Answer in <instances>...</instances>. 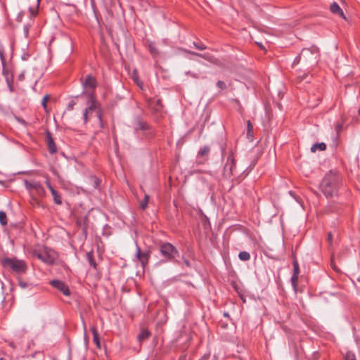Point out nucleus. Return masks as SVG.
I'll list each match as a JSON object with an SVG mask.
<instances>
[{"label": "nucleus", "instance_id": "obj_1", "mask_svg": "<svg viewBox=\"0 0 360 360\" xmlns=\"http://www.w3.org/2000/svg\"><path fill=\"white\" fill-rule=\"evenodd\" d=\"M80 80L84 89L81 95L86 96L88 98V103L89 104L84 111V122L86 123L88 122V115L89 113L95 112L96 116L98 117L100 124L103 127L102 110L94 94L95 89L98 84L96 79L91 75H87L84 79L81 78Z\"/></svg>", "mask_w": 360, "mask_h": 360}, {"label": "nucleus", "instance_id": "obj_2", "mask_svg": "<svg viewBox=\"0 0 360 360\" xmlns=\"http://www.w3.org/2000/svg\"><path fill=\"white\" fill-rule=\"evenodd\" d=\"M342 185V176L338 172L329 171L323 178L319 188L327 198H333L338 195Z\"/></svg>", "mask_w": 360, "mask_h": 360}, {"label": "nucleus", "instance_id": "obj_3", "mask_svg": "<svg viewBox=\"0 0 360 360\" xmlns=\"http://www.w3.org/2000/svg\"><path fill=\"white\" fill-rule=\"evenodd\" d=\"M1 266L16 275H22L27 273L28 266L25 260L17 257H5L0 260Z\"/></svg>", "mask_w": 360, "mask_h": 360}, {"label": "nucleus", "instance_id": "obj_4", "mask_svg": "<svg viewBox=\"0 0 360 360\" xmlns=\"http://www.w3.org/2000/svg\"><path fill=\"white\" fill-rule=\"evenodd\" d=\"M159 250L164 257V260L160 261V262H174L179 263L175 260V257L179 255V251L172 244L164 243L160 245Z\"/></svg>", "mask_w": 360, "mask_h": 360}, {"label": "nucleus", "instance_id": "obj_5", "mask_svg": "<svg viewBox=\"0 0 360 360\" xmlns=\"http://www.w3.org/2000/svg\"><path fill=\"white\" fill-rule=\"evenodd\" d=\"M26 189L30 193V195H36L39 198L46 196V191L39 181L36 180H24Z\"/></svg>", "mask_w": 360, "mask_h": 360}, {"label": "nucleus", "instance_id": "obj_6", "mask_svg": "<svg viewBox=\"0 0 360 360\" xmlns=\"http://www.w3.org/2000/svg\"><path fill=\"white\" fill-rule=\"evenodd\" d=\"M36 257L47 264H53L58 257V253L47 247H44L41 251L35 252Z\"/></svg>", "mask_w": 360, "mask_h": 360}, {"label": "nucleus", "instance_id": "obj_7", "mask_svg": "<svg viewBox=\"0 0 360 360\" xmlns=\"http://www.w3.org/2000/svg\"><path fill=\"white\" fill-rule=\"evenodd\" d=\"M136 258L141 263L142 268L144 269L148 264L150 258V251L146 250L142 252L140 247L136 244Z\"/></svg>", "mask_w": 360, "mask_h": 360}, {"label": "nucleus", "instance_id": "obj_8", "mask_svg": "<svg viewBox=\"0 0 360 360\" xmlns=\"http://www.w3.org/2000/svg\"><path fill=\"white\" fill-rule=\"evenodd\" d=\"M224 173L226 176H231L235 175L236 173V160L233 153L227 157V162L224 167Z\"/></svg>", "mask_w": 360, "mask_h": 360}, {"label": "nucleus", "instance_id": "obj_9", "mask_svg": "<svg viewBox=\"0 0 360 360\" xmlns=\"http://www.w3.org/2000/svg\"><path fill=\"white\" fill-rule=\"evenodd\" d=\"M134 129L135 130H141L143 131H148L147 136L152 137L153 136V133L151 131L150 126L146 122L143 121L140 118H136L134 123Z\"/></svg>", "mask_w": 360, "mask_h": 360}, {"label": "nucleus", "instance_id": "obj_10", "mask_svg": "<svg viewBox=\"0 0 360 360\" xmlns=\"http://www.w3.org/2000/svg\"><path fill=\"white\" fill-rule=\"evenodd\" d=\"M148 108L154 112H160L163 109L162 101L160 98H150L147 100Z\"/></svg>", "mask_w": 360, "mask_h": 360}, {"label": "nucleus", "instance_id": "obj_11", "mask_svg": "<svg viewBox=\"0 0 360 360\" xmlns=\"http://www.w3.org/2000/svg\"><path fill=\"white\" fill-rule=\"evenodd\" d=\"M50 284L54 288L60 291L64 295L69 296L70 295L69 287L63 281L60 280H52L50 281Z\"/></svg>", "mask_w": 360, "mask_h": 360}, {"label": "nucleus", "instance_id": "obj_12", "mask_svg": "<svg viewBox=\"0 0 360 360\" xmlns=\"http://www.w3.org/2000/svg\"><path fill=\"white\" fill-rule=\"evenodd\" d=\"M45 141L48 148V150L51 154H55L58 151L57 146L54 142L52 134L50 131L46 130L45 132Z\"/></svg>", "mask_w": 360, "mask_h": 360}, {"label": "nucleus", "instance_id": "obj_13", "mask_svg": "<svg viewBox=\"0 0 360 360\" xmlns=\"http://www.w3.org/2000/svg\"><path fill=\"white\" fill-rule=\"evenodd\" d=\"M210 152V147L208 146H204L201 148L197 154V162L198 164H203L205 163L207 159L208 155Z\"/></svg>", "mask_w": 360, "mask_h": 360}, {"label": "nucleus", "instance_id": "obj_14", "mask_svg": "<svg viewBox=\"0 0 360 360\" xmlns=\"http://www.w3.org/2000/svg\"><path fill=\"white\" fill-rule=\"evenodd\" d=\"M330 11L332 13L338 15L342 18L345 19V16L342 9L340 7V6L336 2H333L330 6Z\"/></svg>", "mask_w": 360, "mask_h": 360}, {"label": "nucleus", "instance_id": "obj_15", "mask_svg": "<svg viewBox=\"0 0 360 360\" xmlns=\"http://www.w3.org/2000/svg\"><path fill=\"white\" fill-rule=\"evenodd\" d=\"M187 52L193 56H197L201 57V58H204L205 60L212 62V63H214L215 60V58L209 53L201 54V53H198L191 51H187Z\"/></svg>", "mask_w": 360, "mask_h": 360}, {"label": "nucleus", "instance_id": "obj_16", "mask_svg": "<svg viewBox=\"0 0 360 360\" xmlns=\"http://www.w3.org/2000/svg\"><path fill=\"white\" fill-rule=\"evenodd\" d=\"M150 336V332L147 328H142L141 330L140 333L138 335V339L139 342H143L149 338Z\"/></svg>", "mask_w": 360, "mask_h": 360}, {"label": "nucleus", "instance_id": "obj_17", "mask_svg": "<svg viewBox=\"0 0 360 360\" xmlns=\"http://www.w3.org/2000/svg\"><path fill=\"white\" fill-rule=\"evenodd\" d=\"M91 332L93 334V341L96 344L97 348L101 349V342L99 339V334L98 333L97 328L94 326L91 328Z\"/></svg>", "mask_w": 360, "mask_h": 360}, {"label": "nucleus", "instance_id": "obj_18", "mask_svg": "<svg viewBox=\"0 0 360 360\" xmlns=\"http://www.w3.org/2000/svg\"><path fill=\"white\" fill-rule=\"evenodd\" d=\"M50 191L53 196L54 202L56 205H60L62 204V198L60 194L55 188H52Z\"/></svg>", "mask_w": 360, "mask_h": 360}, {"label": "nucleus", "instance_id": "obj_19", "mask_svg": "<svg viewBox=\"0 0 360 360\" xmlns=\"http://www.w3.org/2000/svg\"><path fill=\"white\" fill-rule=\"evenodd\" d=\"M247 137L250 141L253 140V124L250 120L247 121Z\"/></svg>", "mask_w": 360, "mask_h": 360}, {"label": "nucleus", "instance_id": "obj_20", "mask_svg": "<svg viewBox=\"0 0 360 360\" xmlns=\"http://www.w3.org/2000/svg\"><path fill=\"white\" fill-rule=\"evenodd\" d=\"M326 149V145L324 143H317L311 148V151L315 153L316 150L323 151Z\"/></svg>", "mask_w": 360, "mask_h": 360}, {"label": "nucleus", "instance_id": "obj_21", "mask_svg": "<svg viewBox=\"0 0 360 360\" xmlns=\"http://www.w3.org/2000/svg\"><path fill=\"white\" fill-rule=\"evenodd\" d=\"M86 259L89 262V264L91 266H93L94 269H96L97 264L94 260L93 251L87 252L86 255Z\"/></svg>", "mask_w": 360, "mask_h": 360}, {"label": "nucleus", "instance_id": "obj_22", "mask_svg": "<svg viewBox=\"0 0 360 360\" xmlns=\"http://www.w3.org/2000/svg\"><path fill=\"white\" fill-rule=\"evenodd\" d=\"M90 184L92 185V187L95 189H98L99 188V185L101 184V181L96 176H91L89 178Z\"/></svg>", "mask_w": 360, "mask_h": 360}, {"label": "nucleus", "instance_id": "obj_23", "mask_svg": "<svg viewBox=\"0 0 360 360\" xmlns=\"http://www.w3.org/2000/svg\"><path fill=\"white\" fill-rule=\"evenodd\" d=\"M148 51L153 57H157L159 54V51L153 43H150L148 44Z\"/></svg>", "mask_w": 360, "mask_h": 360}, {"label": "nucleus", "instance_id": "obj_24", "mask_svg": "<svg viewBox=\"0 0 360 360\" xmlns=\"http://www.w3.org/2000/svg\"><path fill=\"white\" fill-rule=\"evenodd\" d=\"M0 224L2 226H6L8 224L7 215L4 211H0Z\"/></svg>", "mask_w": 360, "mask_h": 360}, {"label": "nucleus", "instance_id": "obj_25", "mask_svg": "<svg viewBox=\"0 0 360 360\" xmlns=\"http://www.w3.org/2000/svg\"><path fill=\"white\" fill-rule=\"evenodd\" d=\"M238 257L242 261H248L250 259V255L246 251H242L239 253Z\"/></svg>", "mask_w": 360, "mask_h": 360}, {"label": "nucleus", "instance_id": "obj_26", "mask_svg": "<svg viewBox=\"0 0 360 360\" xmlns=\"http://www.w3.org/2000/svg\"><path fill=\"white\" fill-rule=\"evenodd\" d=\"M149 195L146 194L143 200L141 202L140 207L142 210H145L148 207V203L149 200Z\"/></svg>", "mask_w": 360, "mask_h": 360}, {"label": "nucleus", "instance_id": "obj_27", "mask_svg": "<svg viewBox=\"0 0 360 360\" xmlns=\"http://www.w3.org/2000/svg\"><path fill=\"white\" fill-rule=\"evenodd\" d=\"M292 264H293V274H292L299 275L300 267H299L298 262L296 259H294Z\"/></svg>", "mask_w": 360, "mask_h": 360}, {"label": "nucleus", "instance_id": "obj_28", "mask_svg": "<svg viewBox=\"0 0 360 360\" xmlns=\"http://www.w3.org/2000/svg\"><path fill=\"white\" fill-rule=\"evenodd\" d=\"M2 74L4 76V77H10L11 75H13L10 70H8L6 67V64L2 65Z\"/></svg>", "mask_w": 360, "mask_h": 360}, {"label": "nucleus", "instance_id": "obj_29", "mask_svg": "<svg viewBox=\"0 0 360 360\" xmlns=\"http://www.w3.org/2000/svg\"><path fill=\"white\" fill-rule=\"evenodd\" d=\"M0 59L2 65L6 64L5 51L2 46H0Z\"/></svg>", "mask_w": 360, "mask_h": 360}, {"label": "nucleus", "instance_id": "obj_30", "mask_svg": "<svg viewBox=\"0 0 360 360\" xmlns=\"http://www.w3.org/2000/svg\"><path fill=\"white\" fill-rule=\"evenodd\" d=\"M50 98L49 95L46 94L44 96L42 101H41V105L43 106L44 109L47 111V101Z\"/></svg>", "mask_w": 360, "mask_h": 360}, {"label": "nucleus", "instance_id": "obj_31", "mask_svg": "<svg viewBox=\"0 0 360 360\" xmlns=\"http://www.w3.org/2000/svg\"><path fill=\"white\" fill-rule=\"evenodd\" d=\"M345 360H356V356L354 353L349 351L346 353L345 356Z\"/></svg>", "mask_w": 360, "mask_h": 360}, {"label": "nucleus", "instance_id": "obj_32", "mask_svg": "<svg viewBox=\"0 0 360 360\" xmlns=\"http://www.w3.org/2000/svg\"><path fill=\"white\" fill-rule=\"evenodd\" d=\"M299 275L292 274L291 277V283L294 288L297 287V283L298 281Z\"/></svg>", "mask_w": 360, "mask_h": 360}, {"label": "nucleus", "instance_id": "obj_33", "mask_svg": "<svg viewBox=\"0 0 360 360\" xmlns=\"http://www.w3.org/2000/svg\"><path fill=\"white\" fill-rule=\"evenodd\" d=\"M133 79L134 81L139 85V86H141L143 83L139 80V76H138V74L136 72V71H134L133 72Z\"/></svg>", "mask_w": 360, "mask_h": 360}, {"label": "nucleus", "instance_id": "obj_34", "mask_svg": "<svg viewBox=\"0 0 360 360\" xmlns=\"http://www.w3.org/2000/svg\"><path fill=\"white\" fill-rule=\"evenodd\" d=\"M38 198L39 197L36 195H31L32 203L39 207L41 205V202L39 200Z\"/></svg>", "mask_w": 360, "mask_h": 360}, {"label": "nucleus", "instance_id": "obj_35", "mask_svg": "<svg viewBox=\"0 0 360 360\" xmlns=\"http://www.w3.org/2000/svg\"><path fill=\"white\" fill-rule=\"evenodd\" d=\"M193 45L198 50L202 51V50L206 49V46L202 43H198V42L194 41Z\"/></svg>", "mask_w": 360, "mask_h": 360}, {"label": "nucleus", "instance_id": "obj_36", "mask_svg": "<svg viewBox=\"0 0 360 360\" xmlns=\"http://www.w3.org/2000/svg\"><path fill=\"white\" fill-rule=\"evenodd\" d=\"M76 105V102L74 100H71L67 107V110L71 111L74 109L75 105Z\"/></svg>", "mask_w": 360, "mask_h": 360}, {"label": "nucleus", "instance_id": "obj_37", "mask_svg": "<svg viewBox=\"0 0 360 360\" xmlns=\"http://www.w3.org/2000/svg\"><path fill=\"white\" fill-rule=\"evenodd\" d=\"M18 285L22 289H25L30 285L29 283L22 281L21 279H18Z\"/></svg>", "mask_w": 360, "mask_h": 360}, {"label": "nucleus", "instance_id": "obj_38", "mask_svg": "<svg viewBox=\"0 0 360 360\" xmlns=\"http://www.w3.org/2000/svg\"><path fill=\"white\" fill-rule=\"evenodd\" d=\"M217 86L221 90H224L226 88V84H225V82L221 80L217 82Z\"/></svg>", "mask_w": 360, "mask_h": 360}, {"label": "nucleus", "instance_id": "obj_39", "mask_svg": "<svg viewBox=\"0 0 360 360\" xmlns=\"http://www.w3.org/2000/svg\"><path fill=\"white\" fill-rule=\"evenodd\" d=\"M304 53H309V50L303 49L301 52V53L295 58V62L299 63L300 60L302 59V57L304 56Z\"/></svg>", "mask_w": 360, "mask_h": 360}, {"label": "nucleus", "instance_id": "obj_40", "mask_svg": "<svg viewBox=\"0 0 360 360\" xmlns=\"http://www.w3.org/2000/svg\"><path fill=\"white\" fill-rule=\"evenodd\" d=\"M330 266L331 267L333 268V269L334 271H335L336 272H340V270L338 268V266L335 265V262H334V260H333V258L332 257L331 258V261H330Z\"/></svg>", "mask_w": 360, "mask_h": 360}, {"label": "nucleus", "instance_id": "obj_41", "mask_svg": "<svg viewBox=\"0 0 360 360\" xmlns=\"http://www.w3.org/2000/svg\"><path fill=\"white\" fill-rule=\"evenodd\" d=\"M5 79H6L7 84H12L13 82V75H11L10 77L6 76V77H5Z\"/></svg>", "mask_w": 360, "mask_h": 360}, {"label": "nucleus", "instance_id": "obj_42", "mask_svg": "<svg viewBox=\"0 0 360 360\" xmlns=\"http://www.w3.org/2000/svg\"><path fill=\"white\" fill-rule=\"evenodd\" d=\"M46 186L48 187V188L49 189V191H51L52 188H54L51 184V181H50V179L49 178H46Z\"/></svg>", "mask_w": 360, "mask_h": 360}, {"label": "nucleus", "instance_id": "obj_43", "mask_svg": "<svg viewBox=\"0 0 360 360\" xmlns=\"http://www.w3.org/2000/svg\"><path fill=\"white\" fill-rule=\"evenodd\" d=\"M342 126H343L342 123H337L336 130H337L338 133H339L342 130Z\"/></svg>", "mask_w": 360, "mask_h": 360}, {"label": "nucleus", "instance_id": "obj_44", "mask_svg": "<svg viewBox=\"0 0 360 360\" xmlns=\"http://www.w3.org/2000/svg\"><path fill=\"white\" fill-rule=\"evenodd\" d=\"M327 240L329 242V243H332V240H333V235L331 233H328V237H327Z\"/></svg>", "mask_w": 360, "mask_h": 360}, {"label": "nucleus", "instance_id": "obj_45", "mask_svg": "<svg viewBox=\"0 0 360 360\" xmlns=\"http://www.w3.org/2000/svg\"><path fill=\"white\" fill-rule=\"evenodd\" d=\"M30 11L32 15L34 16V15H36L37 14V10H35V9H34L32 8H30Z\"/></svg>", "mask_w": 360, "mask_h": 360}, {"label": "nucleus", "instance_id": "obj_46", "mask_svg": "<svg viewBox=\"0 0 360 360\" xmlns=\"http://www.w3.org/2000/svg\"><path fill=\"white\" fill-rule=\"evenodd\" d=\"M8 85V89L11 92H14L15 91V89H14V87H13V83L12 84H7Z\"/></svg>", "mask_w": 360, "mask_h": 360}, {"label": "nucleus", "instance_id": "obj_47", "mask_svg": "<svg viewBox=\"0 0 360 360\" xmlns=\"http://www.w3.org/2000/svg\"><path fill=\"white\" fill-rule=\"evenodd\" d=\"M183 260L186 266H188V267L191 266V262L187 259L184 258Z\"/></svg>", "mask_w": 360, "mask_h": 360}, {"label": "nucleus", "instance_id": "obj_48", "mask_svg": "<svg viewBox=\"0 0 360 360\" xmlns=\"http://www.w3.org/2000/svg\"><path fill=\"white\" fill-rule=\"evenodd\" d=\"M24 79H25V74H24V72H22L21 74H20L18 75V80L22 81V80H24Z\"/></svg>", "mask_w": 360, "mask_h": 360}, {"label": "nucleus", "instance_id": "obj_49", "mask_svg": "<svg viewBox=\"0 0 360 360\" xmlns=\"http://www.w3.org/2000/svg\"><path fill=\"white\" fill-rule=\"evenodd\" d=\"M9 345H10L11 347H12L13 348H15V344H14L13 342H12L9 343Z\"/></svg>", "mask_w": 360, "mask_h": 360}, {"label": "nucleus", "instance_id": "obj_50", "mask_svg": "<svg viewBox=\"0 0 360 360\" xmlns=\"http://www.w3.org/2000/svg\"><path fill=\"white\" fill-rule=\"evenodd\" d=\"M6 182L4 180H0V185L4 186Z\"/></svg>", "mask_w": 360, "mask_h": 360}, {"label": "nucleus", "instance_id": "obj_51", "mask_svg": "<svg viewBox=\"0 0 360 360\" xmlns=\"http://www.w3.org/2000/svg\"><path fill=\"white\" fill-rule=\"evenodd\" d=\"M41 0H37V8L39 6Z\"/></svg>", "mask_w": 360, "mask_h": 360}, {"label": "nucleus", "instance_id": "obj_52", "mask_svg": "<svg viewBox=\"0 0 360 360\" xmlns=\"http://www.w3.org/2000/svg\"><path fill=\"white\" fill-rule=\"evenodd\" d=\"M224 316H229L228 313H224Z\"/></svg>", "mask_w": 360, "mask_h": 360}, {"label": "nucleus", "instance_id": "obj_53", "mask_svg": "<svg viewBox=\"0 0 360 360\" xmlns=\"http://www.w3.org/2000/svg\"><path fill=\"white\" fill-rule=\"evenodd\" d=\"M25 32H28L27 28H25Z\"/></svg>", "mask_w": 360, "mask_h": 360}, {"label": "nucleus", "instance_id": "obj_54", "mask_svg": "<svg viewBox=\"0 0 360 360\" xmlns=\"http://www.w3.org/2000/svg\"><path fill=\"white\" fill-rule=\"evenodd\" d=\"M0 360H6V359L4 358H0Z\"/></svg>", "mask_w": 360, "mask_h": 360}]
</instances>
